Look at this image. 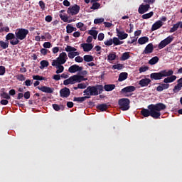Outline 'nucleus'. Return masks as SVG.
Segmentation results:
<instances>
[{"label":"nucleus","mask_w":182,"mask_h":182,"mask_svg":"<svg viewBox=\"0 0 182 182\" xmlns=\"http://www.w3.org/2000/svg\"><path fill=\"white\" fill-rule=\"evenodd\" d=\"M74 80L75 83H80L81 82H85V80H87V78H85L83 75H74Z\"/></svg>","instance_id":"nucleus-22"},{"label":"nucleus","mask_w":182,"mask_h":182,"mask_svg":"<svg viewBox=\"0 0 182 182\" xmlns=\"http://www.w3.org/2000/svg\"><path fill=\"white\" fill-rule=\"evenodd\" d=\"M149 9H150V4H141L138 9V12L141 15H143V14L148 12Z\"/></svg>","instance_id":"nucleus-10"},{"label":"nucleus","mask_w":182,"mask_h":182,"mask_svg":"<svg viewBox=\"0 0 182 182\" xmlns=\"http://www.w3.org/2000/svg\"><path fill=\"white\" fill-rule=\"evenodd\" d=\"M173 39L174 37H173V36H169L166 38L162 40L158 45L159 49H163L164 48H166L167 45H170V43L173 42Z\"/></svg>","instance_id":"nucleus-6"},{"label":"nucleus","mask_w":182,"mask_h":182,"mask_svg":"<svg viewBox=\"0 0 182 182\" xmlns=\"http://www.w3.org/2000/svg\"><path fill=\"white\" fill-rule=\"evenodd\" d=\"M85 62H93V56L91 55H85L83 57Z\"/></svg>","instance_id":"nucleus-39"},{"label":"nucleus","mask_w":182,"mask_h":182,"mask_svg":"<svg viewBox=\"0 0 182 182\" xmlns=\"http://www.w3.org/2000/svg\"><path fill=\"white\" fill-rule=\"evenodd\" d=\"M112 69L116 70L117 69V70H122V69H123V64H117V65H112Z\"/></svg>","instance_id":"nucleus-45"},{"label":"nucleus","mask_w":182,"mask_h":182,"mask_svg":"<svg viewBox=\"0 0 182 182\" xmlns=\"http://www.w3.org/2000/svg\"><path fill=\"white\" fill-rule=\"evenodd\" d=\"M161 26H163V21H161L160 20L157 21L152 25L151 31H157V29H160V28H161Z\"/></svg>","instance_id":"nucleus-18"},{"label":"nucleus","mask_w":182,"mask_h":182,"mask_svg":"<svg viewBox=\"0 0 182 182\" xmlns=\"http://www.w3.org/2000/svg\"><path fill=\"white\" fill-rule=\"evenodd\" d=\"M87 85L85 83L78 84V89H86Z\"/></svg>","instance_id":"nucleus-62"},{"label":"nucleus","mask_w":182,"mask_h":182,"mask_svg":"<svg viewBox=\"0 0 182 182\" xmlns=\"http://www.w3.org/2000/svg\"><path fill=\"white\" fill-rule=\"evenodd\" d=\"M151 82V80H150V78H143L139 80V85L141 86V87H146L149 86Z\"/></svg>","instance_id":"nucleus-15"},{"label":"nucleus","mask_w":182,"mask_h":182,"mask_svg":"<svg viewBox=\"0 0 182 182\" xmlns=\"http://www.w3.org/2000/svg\"><path fill=\"white\" fill-rule=\"evenodd\" d=\"M33 80H45V77L40 75H33Z\"/></svg>","instance_id":"nucleus-49"},{"label":"nucleus","mask_w":182,"mask_h":182,"mask_svg":"<svg viewBox=\"0 0 182 182\" xmlns=\"http://www.w3.org/2000/svg\"><path fill=\"white\" fill-rule=\"evenodd\" d=\"M141 116H144V117H149V116H151V117H153V119H156V115L154 114V112L151 111V105H149L148 106V109L143 108L140 112Z\"/></svg>","instance_id":"nucleus-5"},{"label":"nucleus","mask_w":182,"mask_h":182,"mask_svg":"<svg viewBox=\"0 0 182 182\" xmlns=\"http://www.w3.org/2000/svg\"><path fill=\"white\" fill-rule=\"evenodd\" d=\"M150 78L151 80H161V79H163V77L161 76V71L159 73H153L150 75Z\"/></svg>","instance_id":"nucleus-16"},{"label":"nucleus","mask_w":182,"mask_h":182,"mask_svg":"<svg viewBox=\"0 0 182 182\" xmlns=\"http://www.w3.org/2000/svg\"><path fill=\"white\" fill-rule=\"evenodd\" d=\"M38 4H39V5H40L41 9L43 11L45 10V8H46L45 2H43V1H40Z\"/></svg>","instance_id":"nucleus-59"},{"label":"nucleus","mask_w":182,"mask_h":182,"mask_svg":"<svg viewBox=\"0 0 182 182\" xmlns=\"http://www.w3.org/2000/svg\"><path fill=\"white\" fill-rule=\"evenodd\" d=\"M67 59H68V55L66 54V53L63 52L59 55V57L57 58L56 60H53V62H58V63L65 65V63H66Z\"/></svg>","instance_id":"nucleus-8"},{"label":"nucleus","mask_w":182,"mask_h":182,"mask_svg":"<svg viewBox=\"0 0 182 182\" xmlns=\"http://www.w3.org/2000/svg\"><path fill=\"white\" fill-rule=\"evenodd\" d=\"M53 108L55 112H59V110H60V106L58 104H53Z\"/></svg>","instance_id":"nucleus-55"},{"label":"nucleus","mask_w":182,"mask_h":182,"mask_svg":"<svg viewBox=\"0 0 182 182\" xmlns=\"http://www.w3.org/2000/svg\"><path fill=\"white\" fill-rule=\"evenodd\" d=\"M105 39V34L103 33H100L98 35V41H103Z\"/></svg>","instance_id":"nucleus-63"},{"label":"nucleus","mask_w":182,"mask_h":182,"mask_svg":"<svg viewBox=\"0 0 182 182\" xmlns=\"http://www.w3.org/2000/svg\"><path fill=\"white\" fill-rule=\"evenodd\" d=\"M77 49L75 47H72L70 46H67L65 48V51L69 53L76 52Z\"/></svg>","instance_id":"nucleus-42"},{"label":"nucleus","mask_w":182,"mask_h":182,"mask_svg":"<svg viewBox=\"0 0 182 182\" xmlns=\"http://www.w3.org/2000/svg\"><path fill=\"white\" fill-rule=\"evenodd\" d=\"M29 33V30L26 28H18L16 32V39L10 41L11 45L15 46L19 43V41H23L26 39V36Z\"/></svg>","instance_id":"nucleus-1"},{"label":"nucleus","mask_w":182,"mask_h":182,"mask_svg":"<svg viewBox=\"0 0 182 182\" xmlns=\"http://www.w3.org/2000/svg\"><path fill=\"white\" fill-rule=\"evenodd\" d=\"M160 85H161V86H162V88L164 89V90H166V89H168L170 87V84H167L166 82L165 83H161Z\"/></svg>","instance_id":"nucleus-57"},{"label":"nucleus","mask_w":182,"mask_h":182,"mask_svg":"<svg viewBox=\"0 0 182 182\" xmlns=\"http://www.w3.org/2000/svg\"><path fill=\"white\" fill-rule=\"evenodd\" d=\"M60 97H69L70 96V90L66 87L62 88L60 90Z\"/></svg>","instance_id":"nucleus-12"},{"label":"nucleus","mask_w":182,"mask_h":182,"mask_svg":"<svg viewBox=\"0 0 182 182\" xmlns=\"http://www.w3.org/2000/svg\"><path fill=\"white\" fill-rule=\"evenodd\" d=\"M43 48L49 49L51 46L50 42H45L43 45Z\"/></svg>","instance_id":"nucleus-60"},{"label":"nucleus","mask_w":182,"mask_h":182,"mask_svg":"<svg viewBox=\"0 0 182 182\" xmlns=\"http://www.w3.org/2000/svg\"><path fill=\"white\" fill-rule=\"evenodd\" d=\"M159 60V58L158 56L153 57L149 61V65H156Z\"/></svg>","instance_id":"nucleus-37"},{"label":"nucleus","mask_w":182,"mask_h":182,"mask_svg":"<svg viewBox=\"0 0 182 182\" xmlns=\"http://www.w3.org/2000/svg\"><path fill=\"white\" fill-rule=\"evenodd\" d=\"M136 90V87L134 86H127L123 89H122V93H132V92H134Z\"/></svg>","instance_id":"nucleus-23"},{"label":"nucleus","mask_w":182,"mask_h":182,"mask_svg":"<svg viewBox=\"0 0 182 182\" xmlns=\"http://www.w3.org/2000/svg\"><path fill=\"white\" fill-rule=\"evenodd\" d=\"M153 50H154L153 43H149L145 47V49L144 50L142 55H149L150 53H153Z\"/></svg>","instance_id":"nucleus-14"},{"label":"nucleus","mask_w":182,"mask_h":182,"mask_svg":"<svg viewBox=\"0 0 182 182\" xmlns=\"http://www.w3.org/2000/svg\"><path fill=\"white\" fill-rule=\"evenodd\" d=\"M82 70H83L82 67H80L79 65L75 64L71 65L68 68V72H70V73H76V72H82Z\"/></svg>","instance_id":"nucleus-11"},{"label":"nucleus","mask_w":182,"mask_h":182,"mask_svg":"<svg viewBox=\"0 0 182 182\" xmlns=\"http://www.w3.org/2000/svg\"><path fill=\"white\" fill-rule=\"evenodd\" d=\"M80 11V6L77 5V4H75L73 6H70L68 11L67 13L69 14L70 15H71L72 16H75V15H77V14H79Z\"/></svg>","instance_id":"nucleus-7"},{"label":"nucleus","mask_w":182,"mask_h":182,"mask_svg":"<svg viewBox=\"0 0 182 182\" xmlns=\"http://www.w3.org/2000/svg\"><path fill=\"white\" fill-rule=\"evenodd\" d=\"M37 89H38V90H41V92H43L44 93L50 94L53 93V90H55L53 87L48 86L37 87Z\"/></svg>","instance_id":"nucleus-13"},{"label":"nucleus","mask_w":182,"mask_h":182,"mask_svg":"<svg viewBox=\"0 0 182 182\" xmlns=\"http://www.w3.org/2000/svg\"><path fill=\"white\" fill-rule=\"evenodd\" d=\"M97 33H99V32L96 30H90L88 31V34L91 35L95 40L97 39Z\"/></svg>","instance_id":"nucleus-33"},{"label":"nucleus","mask_w":182,"mask_h":182,"mask_svg":"<svg viewBox=\"0 0 182 182\" xmlns=\"http://www.w3.org/2000/svg\"><path fill=\"white\" fill-rule=\"evenodd\" d=\"M9 47V41H0V48L2 49H8Z\"/></svg>","instance_id":"nucleus-32"},{"label":"nucleus","mask_w":182,"mask_h":182,"mask_svg":"<svg viewBox=\"0 0 182 182\" xmlns=\"http://www.w3.org/2000/svg\"><path fill=\"white\" fill-rule=\"evenodd\" d=\"M32 83H33V82L31 80L28 79L23 82V85L26 86H31Z\"/></svg>","instance_id":"nucleus-54"},{"label":"nucleus","mask_w":182,"mask_h":182,"mask_svg":"<svg viewBox=\"0 0 182 182\" xmlns=\"http://www.w3.org/2000/svg\"><path fill=\"white\" fill-rule=\"evenodd\" d=\"M66 32L67 33H72L73 32V26L70 24H68L66 26Z\"/></svg>","instance_id":"nucleus-51"},{"label":"nucleus","mask_w":182,"mask_h":182,"mask_svg":"<svg viewBox=\"0 0 182 182\" xmlns=\"http://www.w3.org/2000/svg\"><path fill=\"white\" fill-rule=\"evenodd\" d=\"M103 22H105V18H95L94 20V23L95 25H99V23H103Z\"/></svg>","instance_id":"nucleus-46"},{"label":"nucleus","mask_w":182,"mask_h":182,"mask_svg":"<svg viewBox=\"0 0 182 182\" xmlns=\"http://www.w3.org/2000/svg\"><path fill=\"white\" fill-rule=\"evenodd\" d=\"M116 59V54L114 53H109L108 55V60H114Z\"/></svg>","instance_id":"nucleus-52"},{"label":"nucleus","mask_w":182,"mask_h":182,"mask_svg":"<svg viewBox=\"0 0 182 182\" xmlns=\"http://www.w3.org/2000/svg\"><path fill=\"white\" fill-rule=\"evenodd\" d=\"M181 89H182V83L180 81V80L178 79L177 80V85H175L173 89V93H178L180 92V90H181Z\"/></svg>","instance_id":"nucleus-24"},{"label":"nucleus","mask_w":182,"mask_h":182,"mask_svg":"<svg viewBox=\"0 0 182 182\" xmlns=\"http://www.w3.org/2000/svg\"><path fill=\"white\" fill-rule=\"evenodd\" d=\"M173 73L174 71H173V70H169L168 71H167L166 70H164L161 71V75L162 77H168L169 76L173 75Z\"/></svg>","instance_id":"nucleus-20"},{"label":"nucleus","mask_w":182,"mask_h":182,"mask_svg":"<svg viewBox=\"0 0 182 182\" xmlns=\"http://www.w3.org/2000/svg\"><path fill=\"white\" fill-rule=\"evenodd\" d=\"M130 58V53L129 52H125L122 53V55L121 57V60H127V59Z\"/></svg>","instance_id":"nucleus-36"},{"label":"nucleus","mask_w":182,"mask_h":182,"mask_svg":"<svg viewBox=\"0 0 182 182\" xmlns=\"http://www.w3.org/2000/svg\"><path fill=\"white\" fill-rule=\"evenodd\" d=\"M40 69H45V68H48L49 66V61L43 60L40 62Z\"/></svg>","instance_id":"nucleus-30"},{"label":"nucleus","mask_w":182,"mask_h":182,"mask_svg":"<svg viewBox=\"0 0 182 182\" xmlns=\"http://www.w3.org/2000/svg\"><path fill=\"white\" fill-rule=\"evenodd\" d=\"M86 99H90V96H85V97H74L73 102H77L78 103H83Z\"/></svg>","instance_id":"nucleus-25"},{"label":"nucleus","mask_w":182,"mask_h":182,"mask_svg":"<svg viewBox=\"0 0 182 182\" xmlns=\"http://www.w3.org/2000/svg\"><path fill=\"white\" fill-rule=\"evenodd\" d=\"M87 96H97L99 95V91H97V88L96 86H88L87 89H85L83 92Z\"/></svg>","instance_id":"nucleus-4"},{"label":"nucleus","mask_w":182,"mask_h":182,"mask_svg":"<svg viewBox=\"0 0 182 182\" xmlns=\"http://www.w3.org/2000/svg\"><path fill=\"white\" fill-rule=\"evenodd\" d=\"M107 104H101L97 106V109L101 112H106L107 110Z\"/></svg>","instance_id":"nucleus-35"},{"label":"nucleus","mask_w":182,"mask_h":182,"mask_svg":"<svg viewBox=\"0 0 182 182\" xmlns=\"http://www.w3.org/2000/svg\"><path fill=\"white\" fill-rule=\"evenodd\" d=\"M75 83H76V82L75 81V76L74 75L70 77L68 79L65 80L63 81V85L65 86H68V85H75Z\"/></svg>","instance_id":"nucleus-21"},{"label":"nucleus","mask_w":182,"mask_h":182,"mask_svg":"<svg viewBox=\"0 0 182 182\" xmlns=\"http://www.w3.org/2000/svg\"><path fill=\"white\" fill-rule=\"evenodd\" d=\"M139 73H143V72H147V70H149V67H146V66L141 67L139 68Z\"/></svg>","instance_id":"nucleus-53"},{"label":"nucleus","mask_w":182,"mask_h":182,"mask_svg":"<svg viewBox=\"0 0 182 182\" xmlns=\"http://www.w3.org/2000/svg\"><path fill=\"white\" fill-rule=\"evenodd\" d=\"M99 8H100V3L95 2L92 4V6H91L90 9L95 10L99 9Z\"/></svg>","instance_id":"nucleus-47"},{"label":"nucleus","mask_w":182,"mask_h":182,"mask_svg":"<svg viewBox=\"0 0 182 182\" xmlns=\"http://www.w3.org/2000/svg\"><path fill=\"white\" fill-rule=\"evenodd\" d=\"M6 73V69L5 68V66H0V76H4L5 73Z\"/></svg>","instance_id":"nucleus-48"},{"label":"nucleus","mask_w":182,"mask_h":182,"mask_svg":"<svg viewBox=\"0 0 182 182\" xmlns=\"http://www.w3.org/2000/svg\"><path fill=\"white\" fill-rule=\"evenodd\" d=\"M153 15H154V13L153 11H150L149 13L143 14L141 18H142V19H149V18H151V16H153Z\"/></svg>","instance_id":"nucleus-38"},{"label":"nucleus","mask_w":182,"mask_h":182,"mask_svg":"<svg viewBox=\"0 0 182 182\" xmlns=\"http://www.w3.org/2000/svg\"><path fill=\"white\" fill-rule=\"evenodd\" d=\"M51 65H52V66H55L56 69H58L55 71V73L57 75H59V73H62V72H63L65 70V67H63V65H62L63 64H61L60 63H59L58 61H53Z\"/></svg>","instance_id":"nucleus-9"},{"label":"nucleus","mask_w":182,"mask_h":182,"mask_svg":"<svg viewBox=\"0 0 182 182\" xmlns=\"http://www.w3.org/2000/svg\"><path fill=\"white\" fill-rule=\"evenodd\" d=\"M166 105L161 102L155 105L151 104V110L154 112V114H155L156 119H160V117L161 116V113L160 112L166 110Z\"/></svg>","instance_id":"nucleus-2"},{"label":"nucleus","mask_w":182,"mask_h":182,"mask_svg":"<svg viewBox=\"0 0 182 182\" xmlns=\"http://www.w3.org/2000/svg\"><path fill=\"white\" fill-rule=\"evenodd\" d=\"M112 43H114V46H117L119 45H122L124 41H121L117 37H114L112 39Z\"/></svg>","instance_id":"nucleus-34"},{"label":"nucleus","mask_w":182,"mask_h":182,"mask_svg":"<svg viewBox=\"0 0 182 182\" xmlns=\"http://www.w3.org/2000/svg\"><path fill=\"white\" fill-rule=\"evenodd\" d=\"M23 96H24V98H26V99H30L31 98V92H29V91L26 92L24 93Z\"/></svg>","instance_id":"nucleus-61"},{"label":"nucleus","mask_w":182,"mask_h":182,"mask_svg":"<svg viewBox=\"0 0 182 182\" xmlns=\"http://www.w3.org/2000/svg\"><path fill=\"white\" fill-rule=\"evenodd\" d=\"M119 109L123 112H126L130 109V100L128 98H121L118 100Z\"/></svg>","instance_id":"nucleus-3"},{"label":"nucleus","mask_w":182,"mask_h":182,"mask_svg":"<svg viewBox=\"0 0 182 182\" xmlns=\"http://www.w3.org/2000/svg\"><path fill=\"white\" fill-rule=\"evenodd\" d=\"M16 39V37H15V34L14 33H9L6 36V41L8 42V41H15Z\"/></svg>","instance_id":"nucleus-31"},{"label":"nucleus","mask_w":182,"mask_h":182,"mask_svg":"<svg viewBox=\"0 0 182 182\" xmlns=\"http://www.w3.org/2000/svg\"><path fill=\"white\" fill-rule=\"evenodd\" d=\"M97 92H98V95H101L103 93V85H97L96 86Z\"/></svg>","instance_id":"nucleus-43"},{"label":"nucleus","mask_w":182,"mask_h":182,"mask_svg":"<svg viewBox=\"0 0 182 182\" xmlns=\"http://www.w3.org/2000/svg\"><path fill=\"white\" fill-rule=\"evenodd\" d=\"M75 62H77V63H82L83 62V58L80 56H77L75 58Z\"/></svg>","instance_id":"nucleus-56"},{"label":"nucleus","mask_w":182,"mask_h":182,"mask_svg":"<svg viewBox=\"0 0 182 182\" xmlns=\"http://www.w3.org/2000/svg\"><path fill=\"white\" fill-rule=\"evenodd\" d=\"M106 46H112L113 45V39L110 38L108 41L104 42Z\"/></svg>","instance_id":"nucleus-50"},{"label":"nucleus","mask_w":182,"mask_h":182,"mask_svg":"<svg viewBox=\"0 0 182 182\" xmlns=\"http://www.w3.org/2000/svg\"><path fill=\"white\" fill-rule=\"evenodd\" d=\"M176 79H177V76L172 75L165 78L164 80V83H166V84L173 83V82H174V80H176Z\"/></svg>","instance_id":"nucleus-26"},{"label":"nucleus","mask_w":182,"mask_h":182,"mask_svg":"<svg viewBox=\"0 0 182 182\" xmlns=\"http://www.w3.org/2000/svg\"><path fill=\"white\" fill-rule=\"evenodd\" d=\"M16 79L20 82H23V80H26V77L23 75V74L17 75Z\"/></svg>","instance_id":"nucleus-44"},{"label":"nucleus","mask_w":182,"mask_h":182,"mask_svg":"<svg viewBox=\"0 0 182 182\" xmlns=\"http://www.w3.org/2000/svg\"><path fill=\"white\" fill-rule=\"evenodd\" d=\"M127 76H129L127 73H121L119 75L118 81L123 82V80H126V79H127Z\"/></svg>","instance_id":"nucleus-28"},{"label":"nucleus","mask_w":182,"mask_h":182,"mask_svg":"<svg viewBox=\"0 0 182 182\" xmlns=\"http://www.w3.org/2000/svg\"><path fill=\"white\" fill-rule=\"evenodd\" d=\"M178 28H180V24H178V23H177L176 24H174L169 31L170 33H173V32H176V31H177Z\"/></svg>","instance_id":"nucleus-41"},{"label":"nucleus","mask_w":182,"mask_h":182,"mask_svg":"<svg viewBox=\"0 0 182 182\" xmlns=\"http://www.w3.org/2000/svg\"><path fill=\"white\" fill-rule=\"evenodd\" d=\"M45 19L46 22H52L53 18L52 16L48 15L46 16Z\"/></svg>","instance_id":"nucleus-64"},{"label":"nucleus","mask_w":182,"mask_h":182,"mask_svg":"<svg viewBox=\"0 0 182 182\" xmlns=\"http://www.w3.org/2000/svg\"><path fill=\"white\" fill-rule=\"evenodd\" d=\"M0 96L2 99H6L7 100H9L11 99V96L5 92H1L0 94Z\"/></svg>","instance_id":"nucleus-40"},{"label":"nucleus","mask_w":182,"mask_h":182,"mask_svg":"<svg viewBox=\"0 0 182 182\" xmlns=\"http://www.w3.org/2000/svg\"><path fill=\"white\" fill-rule=\"evenodd\" d=\"M59 16H60V19L62 21H63V22H68V17H67V16H65V15H63V14H60Z\"/></svg>","instance_id":"nucleus-58"},{"label":"nucleus","mask_w":182,"mask_h":182,"mask_svg":"<svg viewBox=\"0 0 182 182\" xmlns=\"http://www.w3.org/2000/svg\"><path fill=\"white\" fill-rule=\"evenodd\" d=\"M147 42H149V37L147 36L141 37L138 39V43H139V45H144L147 43Z\"/></svg>","instance_id":"nucleus-29"},{"label":"nucleus","mask_w":182,"mask_h":182,"mask_svg":"<svg viewBox=\"0 0 182 182\" xmlns=\"http://www.w3.org/2000/svg\"><path fill=\"white\" fill-rule=\"evenodd\" d=\"M116 31L117 36L119 37V39H120V41H123V39H127V36H129V34L124 33V31H120L119 28H117Z\"/></svg>","instance_id":"nucleus-17"},{"label":"nucleus","mask_w":182,"mask_h":182,"mask_svg":"<svg viewBox=\"0 0 182 182\" xmlns=\"http://www.w3.org/2000/svg\"><path fill=\"white\" fill-rule=\"evenodd\" d=\"M116 85L114 84H107L104 86V89L105 92H112L115 89Z\"/></svg>","instance_id":"nucleus-27"},{"label":"nucleus","mask_w":182,"mask_h":182,"mask_svg":"<svg viewBox=\"0 0 182 182\" xmlns=\"http://www.w3.org/2000/svg\"><path fill=\"white\" fill-rule=\"evenodd\" d=\"M81 46L84 50V52H90L91 49H93L92 43H82Z\"/></svg>","instance_id":"nucleus-19"}]
</instances>
